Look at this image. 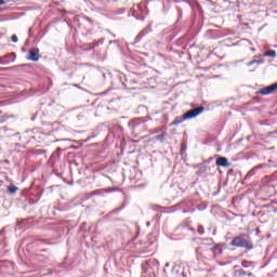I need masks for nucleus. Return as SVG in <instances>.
<instances>
[{"mask_svg":"<svg viewBox=\"0 0 277 277\" xmlns=\"http://www.w3.org/2000/svg\"><path fill=\"white\" fill-rule=\"evenodd\" d=\"M254 64L261 65V64H263V61H261V60L260 61L253 60V61L249 62L247 64V66H254Z\"/></svg>","mask_w":277,"mask_h":277,"instance_id":"obj_11","label":"nucleus"},{"mask_svg":"<svg viewBox=\"0 0 277 277\" xmlns=\"http://www.w3.org/2000/svg\"><path fill=\"white\" fill-rule=\"evenodd\" d=\"M216 166L221 168H228V159L226 157H219L216 159Z\"/></svg>","mask_w":277,"mask_h":277,"instance_id":"obj_5","label":"nucleus"},{"mask_svg":"<svg viewBox=\"0 0 277 277\" xmlns=\"http://www.w3.org/2000/svg\"><path fill=\"white\" fill-rule=\"evenodd\" d=\"M146 29H144L143 31H141L140 34H138V36L136 37V40L137 41H140V40H142V38H144V36H146Z\"/></svg>","mask_w":277,"mask_h":277,"instance_id":"obj_12","label":"nucleus"},{"mask_svg":"<svg viewBox=\"0 0 277 277\" xmlns=\"http://www.w3.org/2000/svg\"><path fill=\"white\" fill-rule=\"evenodd\" d=\"M3 3H5V1H3V0H0V5H3Z\"/></svg>","mask_w":277,"mask_h":277,"instance_id":"obj_22","label":"nucleus"},{"mask_svg":"<svg viewBox=\"0 0 277 277\" xmlns=\"http://www.w3.org/2000/svg\"><path fill=\"white\" fill-rule=\"evenodd\" d=\"M4 57H11V61L14 62V60H16V53H11Z\"/></svg>","mask_w":277,"mask_h":277,"instance_id":"obj_15","label":"nucleus"},{"mask_svg":"<svg viewBox=\"0 0 277 277\" xmlns=\"http://www.w3.org/2000/svg\"><path fill=\"white\" fill-rule=\"evenodd\" d=\"M0 64H2V65H3V64H5V63H3V61H0Z\"/></svg>","mask_w":277,"mask_h":277,"instance_id":"obj_26","label":"nucleus"},{"mask_svg":"<svg viewBox=\"0 0 277 277\" xmlns=\"http://www.w3.org/2000/svg\"><path fill=\"white\" fill-rule=\"evenodd\" d=\"M263 55L264 57H276V51L274 50L266 51Z\"/></svg>","mask_w":277,"mask_h":277,"instance_id":"obj_8","label":"nucleus"},{"mask_svg":"<svg viewBox=\"0 0 277 277\" xmlns=\"http://www.w3.org/2000/svg\"><path fill=\"white\" fill-rule=\"evenodd\" d=\"M263 168H265V164H259V166L254 167L247 173V175L245 176V180L248 181V179H252V176H254V174H256V171L263 170Z\"/></svg>","mask_w":277,"mask_h":277,"instance_id":"obj_4","label":"nucleus"},{"mask_svg":"<svg viewBox=\"0 0 277 277\" xmlns=\"http://www.w3.org/2000/svg\"><path fill=\"white\" fill-rule=\"evenodd\" d=\"M230 246L235 248H247V250H252L254 248V246L252 245V240L250 239V236L246 234L235 237L230 241Z\"/></svg>","mask_w":277,"mask_h":277,"instance_id":"obj_2","label":"nucleus"},{"mask_svg":"<svg viewBox=\"0 0 277 277\" xmlns=\"http://www.w3.org/2000/svg\"><path fill=\"white\" fill-rule=\"evenodd\" d=\"M273 88V92H276L277 90V82L271 85Z\"/></svg>","mask_w":277,"mask_h":277,"instance_id":"obj_18","label":"nucleus"},{"mask_svg":"<svg viewBox=\"0 0 277 277\" xmlns=\"http://www.w3.org/2000/svg\"><path fill=\"white\" fill-rule=\"evenodd\" d=\"M12 42H18V37L16 35H13L11 37Z\"/></svg>","mask_w":277,"mask_h":277,"instance_id":"obj_16","label":"nucleus"},{"mask_svg":"<svg viewBox=\"0 0 277 277\" xmlns=\"http://www.w3.org/2000/svg\"><path fill=\"white\" fill-rule=\"evenodd\" d=\"M136 8H137V10H140V9L142 8V5H141V4H137Z\"/></svg>","mask_w":277,"mask_h":277,"instance_id":"obj_23","label":"nucleus"},{"mask_svg":"<svg viewBox=\"0 0 277 277\" xmlns=\"http://www.w3.org/2000/svg\"><path fill=\"white\" fill-rule=\"evenodd\" d=\"M117 129H118L120 132L123 131V130H122V127H120V126H117Z\"/></svg>","mask_w":277,"mask_h":277,"instance_id":"obj_21","label":"nucleus"},{"mask_svg":"<svg viewBox=\"0 0 277 277\" xmlns=\"http://www.w3.org/2000/svg\"><path fill=\"white\" fill-rule=\"evenodd\" d=\"M60 153H62V148L58 147V148L56 149V155H57V157H60Z\"/></svg>","mask_w":277,"mask_h":277,"instance_id":"obj_19","label":"nucleus"},{"mask_svg":"<svg viewBox=\"0 0 277 277\" xmlns=\"http://www.w3.org/2000/svg\"><path fill=\"white\" fill-rule=\"evenodd\" d=\"M164 267H170V264L167 263V264L164 265Z\"/></svg>","mask_w":277,"mask_h":277,"instance_id":"obj_24","label":"nucleus"},{"mask_svg":"<svg viewBox=\"0 0 277 277\" xmlns=\"http://www.w3.org/2000/svg\"><path fill=\"white\" fill-rule=\"evenodd\" d=\"M9 192H10L11 194H16V192H18V187H16V186H10V187H9Z\"/></svg>","mask_w":277,"mask_h":277,"instance_id":"obj_13","label":"nucleus"},{"mask_svg":"<svg viewBox=\"0 0 277 277\" xmlns=\"http://www.w3.org/2000/svg\"><path fill=\"white\" fill-rule=\"evenodd\" d=\"M129 127H132L133 131H137V127H144V123L140 122V120H133L129 122Z\"/></svg>","mask_w":277,"mask_h":277,"instance_id":"obj_6","label":"nucleus"},{"mask_svg":"<svg viewBox=\"0 0 277 277\" xmlns=\"http://www.w3.org/2000/svg\"><path fill=\"white\" fill-rule=\"evenodd\" d=\"M55 142H68V138L56 140Z\"/></svg>","mask_w":277,"mask_h":277,"instance_id":"obj_20","label":"nucleus"},{"mask_svg":"<svg viewBox=\"0 0 277 277\" xmlns=\"http://www.w3.org/2000/svg\"><path fill=\"white\" fill-rule=\"evenodd\" d=\"M205 111V107H197L193 108L188 111H186L182 117L175 118L171 124L172 127H177V124H181L184 120H189L192 118H196V116H200Z\"/></svg>","mask_w":277,"mask_h":277,"instance_id":"obj_1","label":"nucleus"},{"mask_svg":"<svg viewBox=\"0 0 277 277\" xmlns=\"http://www.w3.org/2000/svg\"><path fill=\"white\" fill-rule=\"evenodd\" d=\"M197 230L199 235H205V227L202 225H199Z\"/></svg>","mask_w":277,"mask_h":277,"instance_id":"obj_14","label":"nucleus"},{"mask_svg":"<svg viewBox=\"0 0 277 277\" xmlns=\"http://www.w3.org/2000/svg\"><path fill=\"white\" fill-rule=\"evenodd\" d=\"M27 60H29V62H38L40 60V50H30Z\"/></svg>","mask_w":277,"mask_h":277,"instance_id":"obj_3","label":"nucleus"},{"mask_svg":"<svg viewBox=\"0 0 277 277\" xmlns=\"http://www.w3.org/2000/svg\"><path fill=\"white\" fill-rule=\"evenodd\" d=\"M212 252L213 254H222V248H220L219 246H215L212 248Z\"/></svg>","mask_w":277,"mask_h":277,"instance_id":"obj_10","label":"nucleus"},{"mask_svg":"<svg viewBox=\"0 0 277 277\" xmlns=\"http://www.w3.org/2000/svg\"><path fill=\"white\" fill-rule=\"evenodd\" d=\"M273 92H274V89L272 88V85L260 90V94H262V96H267V94H272Z\"/></svg>","mask_w":277,"mask_h":277,"instance_id":"obj_7","label":"nucleus"},{"mask_svg":"<svg viewBox=\"0 0 277 277\" xmlns=\"http://www.w3.org/2000/svg\"><path fill=\"white\" fill-rule=\"evenodd\" d=\"M241 266L245 267V269H248V267H254V264H252V262L242 261Z\"/></svg>","mask_w":277,"mask_h":277,"instance_id":"obj_9","label":"nucleus"},{"mask_svg":"<svg viewBox=\"0 0 277 277\" xmlns=\"http://www.w3.org/2000/svg\"><path fill=\"white\" fill-rule=\"evenodd\" d=\"M247 276H252V273H248Z\"/></svg>","mask_w":277,"mask_h":277,"instance_id":"obj_25","label":"nucleus"},{"mask_svg":"<svg viewBox=\"0 0 277 277\" xmlns=\"http://www.w3.org/2000/svg\"><path fill=\"white\" fill-rule=\"evenodd\" d=\"M247 274H248V273H246V271H243V269H240V271H239V275H240V276H247Z\"/></svg>","mask_w":277,"mask_h":277,"instance_id":"obj_17","label":"nucleus"}]
</instances>
